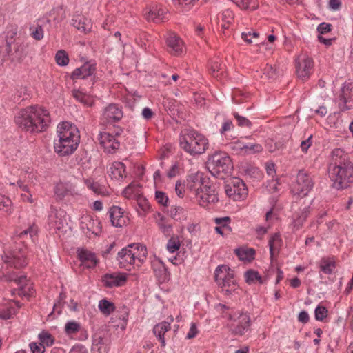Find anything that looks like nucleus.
I'll list each match as a JSON object with an SVG mask.
<instances>
[{"instance_id":"46","label":"nucleus","mask_w":353,"mask_h":353,"mask_svg":"<svg viewBox=\"0 0 353 353\" xmlns=\"http://www.w3.org/2000/svg\"><path fill=\"white\" fill-rule=\"evenodd\" d=\"M228 271H231V269L226 265H220L216 268L214 273V279L216 284L218 281L221 280V277H223L224 274H226Z\"/></svg>"},{"instance_id":"62","label":"nucleus","mask_w":353,"mask_h":353,"mask_svg":"<svg viewBox=\"0 0 353 353\" xmlns=\"http://www.w3.org/2000/svg\"><path fill=\"white\" fill-rule=\"evenodd\" d=\"M135 188H137V185L132 183L123 190L122 194L125 197L130 199L134 192Z\"/></svg>"},{"instance_id":"32","label":"nucleus","mask_w":353,"mask_h":353,"mask_svg":"<svg viewBox=\"0 0 353 353\" xmlns=\"http://www.w3.org/2000/svg\"><path fill=\"white\" fill-rule=\"evenodd\" d=\"M72 96L77 101L83 103L85 106L91 107L94 104V100L90 96L78 90H72Z\"/></svg>"},{"instance_id":"39","label":"nucleus","mask_w":353,"mask_h":353,"mask_svg":"<svg viewBox=\"0 0 353 353\" xmlns=\"http://www.w3.org/2000/svg\"><path fill=\"white\" fill-rule=\"evenodd\" d=\"M281 242H282V241L281 239V236L279 233L274 234L269 239L268 245H269V248H270V258L272 260L274 256V249L277 246H280L281 244Z\"/></svg>"},{"instance_id":"63","label":"nucleus","mask_w":353,"mask_h":353,"mask_svg":"<svg viewBox=\"0 0 353 353\" xmlns=\"http://www.w3.org/2000/svg\"><path fill=\"white\" fill-rule=\"evenodd\" d=\"M29 346L32 353H43L45 351L44 346L41 343L37 344V343H30Z\"/></svg>"},{"instance_id":"36","label":"nucleus","mask_w":353,"mask_h":353,"mask_svg":"<svg viewBox=\"0 0 353 353\" xmlns=\"http://www.w3.org/2000/svg\"><path fill=\"white\" fill-rule=\"evenodd\" d=\"M98 307L100 311L106 316L110 315L115 310L114 304L105 299L99 301Z\"/></svg>"},{"instance_id":"12","label":"nucleus","mask_w":353,"mask_h":353,"mask_svg":"<svg viewBox=\"0 0 353 353\" xmlns=\"http://www.w3.org/2000/svg\"><path fill=\"white\" fill-rule=\"evenodd\" d=\"M140 247V243H132L119 252L117 260L121 268H126L127 265H132L135 263L137 256L135 250L139 252Z\"/></svg>"},{"instance_id":"58","label":"nucleus","mask_w":353,"mask_h":353,"mask_svg":"<svg viewBox=\"0 0 353 353\" xmlns=\"http://www.w3.org/2000/svg\"><path fill=\"white\" fill-rule=\"evenodd\" d=\"M332 26L329 23H321L317 27V32L319 35L330 32L332 30Z\"/></svg>"},{"instance_id":"38","label":"nucleus","mask_w":353,"mask_h":353,"mask_svg":"<svg viewBox=\"0 0 353 353\" xmlns=\"http://www.w3.org/2000/svg\"><path fill=\"white\" fill-rule=\"evenodd\" d=\"M70 192V189L66 183H59L54 187V194L60 200H62Z\"/></svg>"},{"instance_id":"20","label":"nucleus","mask_w":353,"mask_h":353,"mask_svg":"<svg viewBox=\"0 0 353 353\" xmlns=\"http://www.w3.org/2000/svg\"><path fill=\"white\" fill-rule=\"evenodd\" d=\"M296 71L299 78L303 80L309 77V57L305 54H301L295 61Z\"/></svg>"},{"instance_id":"16","label":"nucleus","mask_w":353,"mask_h":353,"mask_svg":"<svg viewBox=\"0 0 353 353\" xmlns=\"http://www.w3.org/2000/svg\"><path fill=\"white\" fill-rule=\"evenodd\" d=\"M3 48L6 55L12 62H20L26 57L25 46L21 41L4 46Z\"/></svg>"},{"instance_id":"40","label":"nucleus","mask_w":353,"mask_h":353,"mask_svg":"<svg viewBox=\"0 0 353 353\" xmlns=\"http://www.w3.org/2000/svg\"><path fill=\"white\" fill-rule=\"evenodd\" d=\"M244 276L246 283L251 284L257 281L260 283H263V280L259 273L254 270H248L244 273Z\"/></svg>"},{"instance_id":"23","label":"nucleus","mask_w":353,"mask_h":353,"mask_svg":"<svg viewBox=\"0 0 353 353\" xmlns=\"http://www.w3.org/2000/svg\"><path fill=\"white\" fill-rule=\"evenodd\" d=\"M167 10L160 5H154L150 8L149 11L145 14L148 21H152L155 23H160L166 19Z\"/></svg>"},{"instance_id":"34","label":"nucleus","mask_w":353,"mask_h":353,"mask_svg":"<svg viewBox=\"0 0 353 353\" xmlns=\"http://www.w3.org/2000/svg\"><path fill=\"white\" fill-rule=\"evenodd\" d=\"M217 285L219 287H228L230 288L233 285H237V282L234 279V275L232 271H228L226 274L221 277V280L218 281Z\"/></svg>"},{"instance_id":"42","label":"nucleus","mask_w":353,"mask_h":353,"mask_svg":"<svg viewBox=\"0 0 353 353\" xmlns=\"http://www.w3.org/2000/svg\"><path fill=\"white\" fill-rule=\"evenodd\" d=\"M87 187L92 190L95 194L100 195H105L106 194V189L105 186L101 185L98 182L94 181H86Z\"/></svg>"},{"instance_id":"26","label":"nucleus","mask_w":353,"mask_h":353,"mask_svg":"<svg viewBox=\"0 0 353 353\" xmlns=\"http://www.w3.org/2000/svg\"><path fill=\"white\" fill-rule=\"evenodd\" d=\"M71 25L83 32L90 31L92 27L90 20L79 14L73 15L71 20Z\"/></svg>"},{"instance_id":"7","label":"nucleus","mask_w":353,"mask_h":353,"mask_svg":"<svg viewBox=\"0 0 353 353\" xmlns=\"http://www.w3.org/2000/svg\"><path fill=\"white\" fill-rule=\"evenodd\" d=\"M225 192L234 201L243 200L248 196V189L243 180L238 177L230 179L225 186Z\"/></svg>"},{"instance_id":"51","label":"nucleus","mask_w":353,"mask_h":353,"mask_svg":"<svg viewBox=\"0 0 353 353\" xmlns=\"http://www.w3.org/2000/svg\"><path fill=\"white\" fill-rule=\"evenodd\" d=\"M80 324L76 321H69L65 324V331L68 334L77 333L80 330Z\"/></svg>"},{"instance_id":"4","label":"nucleus","mask_w":353,"mask_h":353,"mask_svg":"<svg viewBox=\"0 0 353 353\" xmlns=\"http://www.w3.org/2000/svg\"><path fill=\"white\" fill-rule=\"evenodd\" d=\"M179 143L181 149L192 157L205 153L209 146L208 139L194 129L181 134Z\"/></svg>"},{"instance_id":"14","label":"nucleus","mask_w":353,"mask_h":353,"mask_svg":"<svg viewBox=\"0 0 353 353\" xmlns=\"http://www.w3.org/2000/svg\"><path fill=\"white\" fill-rule=\"evenodd\" d=\"M123 116L121 108L116 103H110L103 111L101 120L104 124H112L119 121Z\"/></svg>"},{"instance_id":"35","label":"nucleus","mask_w":353,"mask_h":353,"mask_svg":"<svg viewBox=\"0 0 353 353\" xmlns=\"http://www.w3.org/2000/svg\"><path fill=\"white\" fill-rule=\"evenodd\" d=\"M50 21L49 19H43L39 20V23L37 24V28L32 32V37L39 41L43 37V28L46 26L47 23H50Z\"/></svg>"},{"instance_id":"30","label":"nucleus","mask_w":353,"mask_h":353,"mask_svg":"<svg viewBox=\"0 0 353 353\" xmlns=\"http://www.w3.org/2000/svg\"><path fill=\"white\" fill-rule=\"evenodd\" d=\"M110 176L112 179L122 180L125 176V165L120 161H114L110 168Z\"/></svg>"},{"instance_id":"59","label":"nucleus","mask_w":353,"mask_h":353,"mask_svg":"<svg viewBox=\"0 0 353 353\" xmlns=\"http://www.w3.org/2000/svg\"><path fill=\"white\" fill-rule=\"evenodd\" d=\"M234 128L233 123L231 120L226 119L223 123L222 126L219 130L221 135L225 134L227 132L231 130Z\"/></svg>"},{"instance_id":"10","label":"nucleus","mask_w":353,"mask_h":353,"mask_svg":"<svg viewBox=\"0 0 353 353\" xmlns=\"http://www.w3.org/2000/svg\"><path fill=\"white\" fill-rule=\"evenodd\" d=\"M210 183L209 178L205 177L201 172L188 175L186 179L187 189L192 192L196 197L203 192L205 185Z\"/></svg>"},{"instance_id":"2","label":"nucleus","mask_w":353,"mask_h":353,"mask_svg":"<svg viewBox=\"0 0 353 353\" xmlns=\"http://www.w3.org/2000/svg\"><path fill=\"white\" fill-rule=\"evenodd\" d=\"M14 121L21 129L31 133L46 131L51 122L49 112L39 105L29 106L21 110Z\"/></svg>"},{"instance_id":"3","label":"nucleus","mask_w":353,"mask_h":353,"mask_svg":"<svg viewBox=\"0 0 353 353\" xmlns=\"http://www.w3.org/2000/svg\"><path fill=\"white\" fill-rule=\"evenodd\" d=\"M58 140H54V151L61 157L72 154L77 148L80 135L77 128L69 122L59 123L57 128Z\"/></svg>"},{"instance_id":"49","label":"nucleus","mask_w":353,"mask_h":353,"mask_svg":"<svg viewBox=\"0 0 353 353\" xmlns=\"http://www.w3.org/2000/svg\"><path fill=\"white\" fill-rule=\"evenodd\" d=\"M17 308L10 306L0 308V319L7 320L10 319L17 313Z\"/></svg>"},{"instance_id":"41","label":"nucleus","mask_w":353,"mask_h":353,"mask_svg":"<svg viewBox=\"0 0 353 353\" xmlns=\"http://www.w3.org/2000/svg\"><path fill=\"white\" fill-rule=\"evenodd\" d=\"M160 216V219L158 222V226L160 230L167 236L171 235L172 232V225L165 223V217L161 215L160 213L158 214Z\"/></svg>"},{"instance_id":"55","label":"nucleus","mask_w":353,"mask_h":353,"mask_svg":"<svg viewBox=\"0 0 353 353\" xmlns=\"http://www.w3.org/2000/svg\"><path fill=\"white\" fill-rule=\"evenodd\" d=\"M137 201L139 207L143 212H148L150 210L151 206L146 198L141 196H139L137 197Z\"/></svg>"},{"instance_id":"33","label":"nucleus","mask_w":353,"mask_h":353,"mask_svg":"<svg viewBox=\"0 0 353 353\" xmlns=\"http://www.w3.org/2000/svg\"><path fill=\"white\" fill-rule=\"evenodd\" d=\"M34 289L32 287L28 285V282L19 285L17 289H14L12 292V294H17L19 296L22 297L30 298L34 293Z\"/></svg>"},{"instance_id":"8","label":"nucleus","mask_w":353,"mask_h":353,"mask_svg":"<svg viewBox=\"0 0 353 353\" xmlns=\"http://www.w3.org/2000/svg\"><path fill=\"white\" fill-rule=\"evenodd\" d=\"M336 102L341 112L353 109V82L345 81L342 85Z\"/></svg>"},{"instance_id":"17","label":"nucleus","mask_w":353,"mask_h":353,"mask_svg":"<svg viewBox=\"0 0 353 353\" xmlns=\"http://www.w3.org/2000/svg\"><path fill=\"white\" fill-rule=\"evenodd\" d=\"M2 261L10 267L19 269L27 265L25 255L19 251H14L10 253H5L2 255Z\"/></svg>"},{"instance_id":"9","label":"nucleus","mask_w":353,"mask_h":353,"mask_svg":"<svg viewBox=\"0 0 353 353\" xmlns=\"http://www.w3.org/2000/svg\"><path fill=\"white\" fill-rule=\"evenodd\" d=\"M291 192L296 199H303L309 194V174L304 170L299 171L296 182L292 184Z\"/></svg>"},{"instance_id":"61","label":"nucleus","mask_w":353,"mask_h":353,"mask_svg":"<svg viewBox=\"0 0 353 353\" xmlns=\"http://www.w3.org/2000/svg\"><path fill=\"white\" fill-rule=\"evenodd\" d=\"M154 271L157 272L156 275L159 276L160 277V279H161L163 281H164L167 279L168 272L163 263L160 264V268L158 272L156 269L154 270Z\"/></svg>"},{"instance_id":"57","label":"nucleus","mask_w":353,"mask_h":353,"mask_svg":"<svg viewBox=\"0 0 353 353\" xmlns=\"http://www.w3.org/2000/svg\"><path fill=\"white\" fill-rule=\"evenodd\" d=\"M214 222L219 225V226L231 230V228L228 225L231 222V219L229 216L216 218Z\"/></svg>"},{"instance_id":"45","label":"nucleus","mask_w":353,"mask_h":353,"mask_svg":"<svg viewBox=\"0 0 353 353\" xmlns=\"http://www.w3.org/2000/svg\"><path fill=\"white\" fill-rule=\"evenodd\" d=\"M57 63L60 66H65L69 63V57L63 50H59L55 55Z\"/></svg>"},{"instance_id":"64","label":"nucleus","mask_w":353,"mask_h":353,"mask_svg":"<svg viewBox=\"0 0 353 353\" xmlns=\"http://www.w3.org/2000/svg\"><path fill=\"white\" fill-rule=\"evenodd\" d=\"M342 6L341 0H329L328 8L332 11L339 10Z\"/></svg>"},{"instance_id":"37","label":"nucleus","mask_w":353,"mask_h":353,"mask_svg":"<svg viewBox=\"0 0 353 353\" xmlns=\"http://www.w3.org/2000/svg\"><path fill=\"white\" fill-rule=\"evenodd\" d=\"M209 70L214 77H217L219 74L223 76L225 72V65L216 60L212 62Z\"/></svg>"},{"instance_id":"48","label":"nucleus","mask_w":353,"mask_h":353,"mask_svg":"<svg viewBox=\"0 0 353 353\" xmlns=\"http://www.w3.org/2000/svg\"><path fill=\"white\" fill-rule=\"evenodd\" d=\"M39 339L41 341V344H43V346L46 345L48 347L51 346L54 343V337L46 332H42L39 334Z\"/></svg>"},{"instance_id":"52","label":"nucleus","mask_w":353,"mask_h":353,"mask_svg":"<svg viewBox=\"0 0 353 353\" xmlns=\"http://www.w3.org/2000/svg\"><path fill=\"white\" fill-rule=\"evenodd\" d=\"M180 242L177 238L171 237L167 243V250L172 253L177 251L180 248Z\"/></svg>"},{"instance_id":"11","label":"nucleus","mask_w":353,"mask_h":353,"mask_svg":"<svg viewBox=\"0 0 353 353\" xmlns=\"http://www.w3.org/2000/svg\"><path fill=\"white\" fill-rule=\"evenodd\" d=\"M97 70L96 63L90 61L85 63L83 65L76 68L70 74V79L73 81L78 79L89 80V85H93L95 81L94 76Z\"/></svg>"},{"instance_id":"56","label":"nucleus","mask_w":353,"mask_h":353,"mask_svg":"<svg viewBox=\"0 0 353 353\" xmlns=\"http://www.w3.org/2000/svg\"><path fill=\"white\" fill-rule=\"evenodd\" d=\"M259 37V33L257 32H243L241 34V38L243 40H244L246 43L250 44L253 43L252 39H257Z\"/></svg>"},{"instance_id":"1","label":"nucleus","mask_w":353,"mask_h":353,"mask_svg":"<svg viewBox=\"0 0 353 353\" xmlns=\"http://www.w3.org/2000/svg\"><path fill=\"white\" fill-rule=\"evenodd\" d=\"M328 175L337 190L346 188L353 182V163L349 155L340 148L334 149L330 154Z\"/></svg>"},{"instance_id":"31","label":"nucleus","mask_w":353,"mask_h":353,"mask_svg":"<svg viewBox=\"0 0 353 353\" xmlns=\"http://www.w3.org/2000/svg\"><path fill=\"white\" fill-rule=\"evenodd\" d=\"M234 253L239 260L250 262L254 259L256 251L254 248H239L235 249Z\"/></svg>"},{"instance_id":"43","label":"nucleus","mask_w":353,"mask_h":353,"mask_svg":"<svg viewBox=\"0 0 353 353\" xmlns=\"http://www.w3.org/2000/svg\"><path fill=\"white\" fill-rule=\"evenodd\" d=\"M239 8L243 10H254L256 8V0H231Z\"/></svg>"},{"instance_id":"13","label":"nucleus","mask_w":353,"mask_h":353,"mask_svg":"<svg viewBox=\"0 0 353 353\" xmlns=\"http://www.w3.org/2000/svg\"><path fill=\"white\" fill-rule=\"evenodd\" d=\"M167 50L174 56H179L183 52L184 42L175 32L169 31L165 35Z\"/></svg>"},{"instance_id":"25","label":"nucleus","mask_w":353,"mask_h":353,"mask_svg":"<svg viewBox=\"0 0 353 353\" xmlns=\"http://www.w3.org/2000/svg\"><path fill=\"white\" fill-rule=\"evenodd\" d=\"M1 280L4 282H14L18 286L28 281L26 275L19 274L16 272L10 270H5L2 272Z\"/></svg>"},{"instance_id":"18","label":"nucleus","mask_w":353,"mask_h":353,"mask_svg":"<svg viewBox=\"0 0 353 353\" xmlns=\"http://www.w3.org/2000/svg\"><path fill=\"white\" fill-rule=\"evenodd\" d=\"M200 205L207 207L209 204L218 202V194L216 192L214 187L209 184L205 185L203 192L197 196Z\"/></svg>"},{"instance_id":"21","label":"nucleus","mask_w":353,"mask_h":353,"mask_svg":"<svg viewBox=\"0 0 353 353\" xmlns=\"http://www.w3.org/2000/svg\"><path fill=\"white\" fill-rule=\"evenodd\" d=\"M100 143L108 153H114L119 148L120 143L115 137L109 132H103L100 135Z\"/></svg>"},{"instance_id":"54","label":"nucleus","mask_w":353,"mask_h":353,"mask_svg":"<svg viewBox=\"0 0 353 353\" xmlns=\"http://www.w3.org/2000/svg\"><path fill=\"white\" fill-rule=\"evenodd\" d=\"M155 199L158 203L167 206L169 201L168 196L165 193L161 191H156L155 192Z\"/></svg>"},{"instance_id":"44","label":"nucleus","mask_w":353,"mask_h":353,"mask_svg":"<svg viewBox=\"0 0 353 353\" xmlns=\"http://www.w3.org/2000/svg\"><path fill=\"white\" fill-rule=\"evenodd\" d=\"M184 213L185 210L181 206L172 205L170 208V215L173 219L176 221H179L184 218Z\"/></svg>"},{"instance_id":"60","label":"nucleus","mask_w":353,"mask_h":353,"mask_svg":"<svg viewBox=\"0 0 353 353\" xmlns=\"http://www.w3.org/2000/svg\"><path fill=\"white\" fill-rule=\"evenodd\" d=\"M135 252H137L136 259H137L139 261V262L141 263L144 261V259L146 258V255H147L146 247L145 245H143L142 244H141L139 251L137 252V250H135Z\"/></svg>"},{"instance_id":"6","label":"nucleus","mask_w":353,"mask_h":353,"mask_svg":"<svg viewBox=\"0 0 353 353\" xmlns=\"http://www.w3.org/2000/svg\"><path fill=\"white\" fill-rule=\"evenodd\" d=\"M228 319L230 323L227 324V327L231 334L234 336L244 335L251 325L249 314L242 311L232 312L229 314Z\"/></svg>"},{"instance_id":"5","label":"nucleus","mask_w":353,"mask_h":353,"mask_svg":"<svg viewBox=\"0 0 353 353\" xmlns=\"http://www.w3.org/2000/svg\"><path fill=\"white\" fill-rule=\"evenodd\" d=\"M207 168L214 176L224 179L233 170L230 157L223 151H216L208 157Z\"/></svg>"},{"instance_id":"22","label":"nucleus","mask_w":353,"mask_h":353,"mask_svg":"<svg viewBox=\"0 0 353 353\" xmlns=\"http://www.w3.org/2000/svg\"><path fill=\"white\" fill-rule=\"evenodd\" d=\"M123 213V209L119 206L113 205L110 208L108 214L113 226L121 228L126 223V217Z\"/></svg>"},{"instance_id":"29","label":"nucleus","mask_w":353,"mask_h":353,"mask_svg":"<svg viewBox=\"0 0 353 353\" xmlns=\"http://www.w3.org/2000/svg\"><path fill=\"white\" fill-rule=\"evenodd\" d=\"M236 145L238 148L241 151L244 152L247 154H254L260 153L263 150V147L261 144L257 143H243L237 142Z\"/></svg>"},{"instance_id":"53","label":"nucleus","mask_w":353,"mask_h":353,"mask_svg":"<svg viewBox=\"0 0 353 353\" xmlns=\"http://www.w3.org/2000/svg\"><path fill=\"white\" fill-rule=\"evenodd\" d=\"M233 115L237 121L238 125L242 128H250L252 123L246 117L239 115L237 112H234Z\"/></svg>"},{"instance_id":"50","label":"nucleus","mask_w":353,"mask_h":353,"mask_svg":"<svg viewBox=\"0 0 353 353\" xmlns=\"http://www.w3.org/2000/svg\"><path fill=\"white\" fill-rule=\"evenodd\" d=\"M263 74L270 80H274L277 77L276 69L274 68L272 65L266 64L263 69Z\"/></svg>"},{"instance_id":"27","label":"nucleus","mask_w":353,"mask_h":353,"mask_svg":"<svg viewBox=\"0 0 353 353\" xmlns=\"http://www.w3.org/2000/svg\"><path fill=\"white\" fill-rule=\"evenodd\" d=\"M318 265L321 272L325 274H332L336 268V262L334 256H325L321 258Z\"/></svg>"},{"instance_id":"28","label":"nucleus","mask_w":353,"mask_h":353,"mask_svg":"<svg viewBox=\"0 0 353 353\" xmlns=\"http://www.w3.org/2000/svg\"><path fill=\"white\" fill-rule=\"evenodd\" d=\"M170 322L163 321L157 324L153 328V332L161 342L162 346L165 345L164 334L170 330Z\"/></svg>"},{"instance_id":"19","label":"nucleus","mask_w":353,"mask_h":353,"mask_svg":"<svg viewBox=\"0 0 353 353\" xmlns=\"http://www.w3.org/2000/svg\"><path fill=\"white\" fill-rule=\"evenodd\" d=\"M126 281L127 277L125 274L121 273H107L102 276V282L104 286L109 288L122 286Z\"/></svg>"},{"instance_id":"24","label":"nucleus","mask_w":353,"mask_h":353,"mask_svg":"<svg viewBox=\"0 0 353 353\" xmlns=\"http://www.w3.org/2000/svg\"><path fill=\"white\" fill-rule=\"evenodd\" d=\"M18 28L16 26H9L6 28L3 34L0 36V48L6 46H10L17 41H21L17 39Z\"/></svg>"},{"instance_id":"15","label":"nucleus","mask_w":353,"mask_h":353,"mask_svg":"<svg viewBox=\"0 0 353 353\" xmlns=\"http://www.w3.org/2000/svg\"><path fill=\"white\" fill-rule=\"evenodd\" d=\"M77 258L80 261V266L87 269L94 268L99 263V259L96 254L85 248H78L77 250Z\"/></svg>"},{"instance_id":"47","label":"nucleus","mask_w":353,"mask_h":353,"mask_svg":"<svg viewBox=\"0 0 353 353\" xmlns=\"http://www.w3.org/2000/svg\"><path fill=\"white\" fill-rule=\"evenodd\" d=\"M327 309L321 305H319L314 310V317L318 321H323L327 316Z\"/></svg>"}]
</instances>
